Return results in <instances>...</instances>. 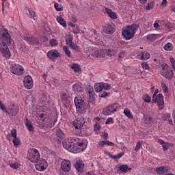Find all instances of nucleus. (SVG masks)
I'll use <instances>...</instances> for the list:
<instances>
[{
	"instance_id": "obj_1",
	"label": "nucleus",
	"mask_w": 175,
	"mask_h": 175,
	"mask_svg": "<svg viewBox=\"0 0 175 175\" xmlns=\"http://www.w3.org/2000/svg\"><path fill=\"white\" fill-rule=\"evenodd\" d=\"M63 147L74 154L83 152L87 148V141L76 137L66 138L63 142Z\"/></svg>"
},
{
	"instance_id": "obj_2",
	"label": "nucleus",
	"mask_w": 175,
	"mask_h": 175,
	"mask_svg": "<svg viewBox=\"0 0 175 175\" xmlns=\"http://www.w3.org/2000/svg\"><path fill=\"white\" fill-rule=\"evenodd\" d=\"M139 28V25L137 24H132L131 25H127L122 30V35L123 38L126 40H131L133 36H135V33H136V31Z\"/></svg>"
},
{
	"instance_id": "obj_3",
	"label": "nucleus",
	"mask_w": 175,
	"mask_h": 175,
	"mask_svg": "<svg viewBox=\"0 0 175 175\" xmlns=\"http://www.w3.org/2000/svg\"><path fill=\"white\" fill-rule=\"evenodd\" d=\"M74 102L77 113L83 114L87 111V107H88V105L85 104V102H84V100H83L80 96H76L74 99Z\"/></svg>"
},
{
	"instance_id": "obj_4",
	"label": "nucleus",
	"mask_w": 175,
	"mask_h": 175,
	"mask_svg": "<svg viewBox=\"0 0 175 175\" xmlns=\"http://www.w3.org/2000/svg\"><path fill=\"white\" fill-rule=\"evenodd\" d=\"M121 108V105L118 103H113L110 104L103 109L102 114L103 116H111L114 113H117Z\"/></svg>"
},
{
	"instance_id": "obj_5",
	"label": "nucleus",
	"mask_w": 175,
	"mask_h": 175,
	"mask_svg": "<svg viewBox=\"0 0 175 175\" xmlns=\"http://www.w3.org/2000/svg\"><path fill=\"white\" fill-rule=\"evenodd\" d=\"M27 158L32 163H36L40 159V154L38 150L32 148L28 150Z\"/></svg>"
},
{
	"instance_id": "obj_6",
	"label": "nucleus",
	"mask_w": 175,
	"mask_h": 175,
	"mask_svg": "<svg viewBox=\"0 0 175 175\" xmlns=\"http://www.w3.org/2000/svg\"><path fill=\"white\" fill-rule=\"evenodd\" d=\"M11 73L16 76H21L24 75V67L18 64H12L10 66Z\"/></svg>"
},
{
	"instance_id": "obj_7",
	"label": "nucleus",
	"mask_w": 175,
	"mask_h": 175,
	"mask_svg": "<svg viewBox=\"0 0 175 175\" xmlns=\"http://www.w3.org/2000/svg\"><path fill=\"white\" fill-rule=\"evenodd\" d=\"M161 74L163 77L165 79H167L168 80H170V79H173V70L170 69V67L167 66V64H162L161 65Z\"/></svg>"
},
{
	"instance_id": "obj_8",
	"label": "nucleus",
	"mask_w": 175,
	"mask_h": 175,
	"mask_svg": "<svg viewBox=\"0 0 175 175\" xmlns=\"http://www.w3.org/2000/svg\"><path fill=\"white\" fill-rule=\"evenodd\" d=\"M8 44H8L5 41H3L0 43V53L2 55V56L5 58H10V55H12V54L10 53V50H9V46H8Z\"/></svg>"
},
{
	"instance_id": "obj_9",
	"label": "nucleus",
	"mask_w": 175,
	"mask_h": 175,
	"mask_svg": "<svg viewBox=\"0 0 175 175\" xmlns=\"http://www.w3.org/2000/svg\"><path fill=\"white\" fill-rule=\"evenodd\" d=\"M152 102H154V103H157L160 110H162V109H163V105H165V101L163 100V94H159L156 96H153Z\"/></svg>"
},
{
	"instance_id": "obj_10",
	"label": "nucleus",
	"mask_w": 175,
	"mask_h": 175,
	"mask_svg": "<svg viewBox=\"0 0 175 175\" xmlns=\"http://www.w3.org/2000/svg\"><path fill=\"white\" fill-rule=\"evenodd\" d=\"M0 38L3 42H6L8 44H11L12 40L10 38V35L6 29H1Z\"/></svg>"
},
{
	"instance_id": "obj_11",
	"label": "nucleus",
	"mask_w": 175,
	"mask_h": 175,
	"mask_svg": "<svg viewBox=\"0 0 175 175\" xmlns=\"http://www.w3.org/2000/svg\"><path fill=\"white\" fill-rule=\"evenodd\" d=\"M38 163L36 164V169L39 172H44L47 169L49 165L47 164V161L44 159H40L38 160Z\"/></svg>"
},
{
	"instance_id": "obj_12",
	"label": "nucleus",
	"mask_w": 175,
	"mask_h": 175,
	"mask_svg": "<svg viewBox=\"0 0 175 175\" xmlns=\"http://www.w3.org/2000/svg\"><path fill=\"white\" fill-rule=\"evenodd\" d=\"M85 123V118L81 117V118H77L75 120L72 122L73 126L75 129H79L80 131L83 130V126Z\"/></svg>"
},
{
	"instance_id": "obj_13",
	"label": "nucleus",
	"mask_w": 175,
	"mask_h": 175,
	"mask_svg": "<svg viewBox=\"0 0 175 175\" xmlns=\"http://www.w3.org/2000/svg\"><path fill=\"white\" fill-rule=\"evenodd\" d=\"M23 85L25 88L27 90H31L33 87V80H32V77L29 75H27L23 79Z\"/></svg>"
},
{
	"instance_id": "obj_14",
	"label": "nucleus",
	"mask_w": 175,
	"mask_h": 175,
	"mask_svg": "<svg viewBox=\"0 0 175 175\" xmlns=\"http://www.w3.org/2000/svg\"><path fill=\"white\" fill-rule=\"evenodd\" d=\"M60 167L63 172L66 173L72 169V163H70V161L64 159L61 163Z\"/></svg>"
},
{
	"instance_id": "obj_15",
	"label": "nucleus",
	"mask_w": 175,
	"mask_h": 175,
	"mask_svg": "<svg viewBox=\"0 0 175 175\" xmlns=\"http://www.w3.org/2000/svg\"><path fill=\"white\" fill-rule=\"evenodd\" d=\"M7 111L8 112H6V113L9 114L10 116H12V117H15V116H17V114H18V108L16 107L14 105L9 107L7 109Z\"/></svg>"
},
{
	"instance_id": "obj_16",
	"label": "nucleus",
	"mask_w": 175,
	"mask_h": 175,
	"mask_svg": "<svg viewBox=\"0 0 175 175\" xmlns=\"http://www.w3.org/2000/svg\"><path fill=\"white\" fill-rule=\"evenodd\" d=\"M46 55L49 59H55L59 57V52L55 49H52L46 53Z\"/></svg>"
},
{
	"instance_id": "obj_17",
	"label": "nucleus",
	"mask_w": 175,
	"mask_h": 175,
	"mask_svg": "<svg viewBox=\"0 0 175 175\" xmlns=\"http://www.w3.org/2000/svg\"><path fill=\"white\" fill-rule=\"evenodd\" d=\"M11 135L12 137H14V139L12 140L14 146L16 147H17V146H20V139L17 137V131L13 129L11 130Z\"/></svg>"
},
{
	"instance_id": "obj_18",
	"label": "nucleus",
	"mask_w": 175,
	"mask_h": 175,
	"mask_svg": "<svg viewBox=\"0 0 175 175\" xmlns=\"http://www.w3.org/2000/svg\"><path fill=\"white\" fill-rule=\"evenodd\" d=\"M75 169L77 172H83L84 169V161L80 159L77 160Z\"/></svg>"
},
{
	"instance_id": "obj_19",
	"label": "nucleus",
	"mask_w": 175,
	"mask_h": 175,
	"mask_svg": "<svg viewBox=\"0 0 175 175\" xmlns=\"http://www.w3.org/2000/svg\"><path fill=\"white\" fill-rule=\"evenodd\" d=\"M72 90L76 94H79V92H81L83 91V85L80 83H75L72 86Z\"/></svg>"
},
{
	"instance_id": "obj_20",
	"label": "nucleus",
	"mask_w": 175,
	"mask_h": 175,
	"mask_svg": "<svg viewBox=\"0 0 175 175\" xmlns=\"http://www.w3.org/2000/svg\"><path fill=\"white\" fill-rule=\"evenodd\" d=\"M25 40H26L29 44H37V43H39V40L35 38V37H25Z\"/></svg>"
},
{
	"instance_id": "obj_21",
	"label": "nucleus",
	"mask_w": 175,
	"mask_h": 175,
	"mask_svg": "<svg viewBox=\"0 0 175 175\" xmlns=\"http://www.w3.org/2000/svg\"><path fill=\"white\" fill-rule=\"evenodd\" d=\"M105 12L108 14L109 17H110V18H112L113 20H116V18H117V15L114 12L111 11V10L106 8Z\"/></svg>"
},
{
	"instance_id": "obj_22",
	"label": "nucleus",
	"mask_w": 175,
	"mask_h": 175,
	"mask_svg": "<svg viewBox=\"0 0 175 175\" xmlns=\"http://www.w3.org/2000/svg\"><path fill=\"white\" fill-rule=\"evenodd\" d=\"M26 9L29 12V14H27L28 17L33 18V20H36V14L35 13V11L29 8V7H26Z\"/></svg>"
},
{
	"instance_id": "obj_23",
	"label": "nucleus",
	"mask_w": 175,
	"mask_h": 175,
	"mask_svg": "<svg viewBox=\"0 0 175 175\" xmlns=\"http://www.w3.org/2000/svg\"><path fill=\"white\" fill-rule=\"evenodd\" d=\"M167 171V167L161 166L156 168V172L158 174H163Z\"/></svg>"
},
{
	"instance_id": "obj_24",
	"label": "nucleus",
	"mask_w": 175,
	"mask_h": 175,
	"mask_svg": "<svg viewBox=\"0 0 175 175\" xmlns=\"http://www.w3.org/2000/svg\"><path fill=\"white\" fill-rule=\"evenodd\" d=\"M105 32H106L108 35H110L111 33H114V29L111 25H107L104 29Z\"/></svg>"
},
{
	"instance_id": "obj_25",
	"label": "nucleus",
	"mask_w": 175,
	"mask_h": 175,
	"mask_svg": "<svg viewBox=\"0 0 175 175\" xmlns=\"http://www.w3.org/2000/svg\"><path fill=\"white\" fill-rule=\"evenodd\" d=\"M25 126L27 128L29 132H32V131L34 129L33 126L32 125V122L28 119H26L25 120Z\"/></svg>"
},
{
	"instance_id": "obj_26",
	"label": "nucleus",
	"mask_w": 175,
	"mask_h": 175,
	"mask_svg": "<svg viewBox=\"0 0 175 175\" xmlns=\"http://www.w3.org/2000/svg\"><path fill=\"white\" fill-rule=\"evenodd\" d=\"M94 91L96 92H100L103 90V83H96L94 84Z\"/></svg>"
},
{
	"instance_id": "obj_27",
	"label": "nucleus",
	"mask_w": 175,
	"mask_h": 175,
	"mask_svg": "<svg viewBox=\"0 0 175 175\" xmlns=\"http://www.w3.org/2000/svg\"><path fill=\"white\" fill-rule=\"evenodd\" d=\"M56 20H57V23H59V24H60V25H62L64 28H66V27H67L66 21H65V19H64V18H62V16H57Z\"/></svg>"
},
{
	"instance_id": "obj_28",
	"label": "nucleus",
	"mask_w": 175,
	"mask_h": 175,
	"mask_svg": "<svg viewBox=\"0 0 175 175\" xmlns=\"http://www.w3.org/2000/svg\"><path fill=\"white\" fill-rule=\"evenodd\" d=\"M119 170H120V172H123L124 173H126L127 172H131L132 168L128 167L127 165H122L120 166Z\"/></svg>"
},
{
	"instance_id": "obj_29",
	"label": "nucleus",
	"mask_w": 175,
	"mask_h": 175,
	"mask_svg": "<svg viewBox=\"0 0 175 175\" xmlns=\"http://www.w3.org/2000/svg\"><path fill=\"white\" fill-rule=\"evenodd\" d=\"M71 69H72V70H74V72H76L77 73H80V72H81V68L78 64H72Z\"/></svg>"
},
{
	"instance_id": "obj_30",
	"label": "nucleus",
	"mask_w": 175,
	"mask_h": 175,
	"mask_svg": "<svg viewBox=\"0 0 175 175\" xmlns=\"http://www.w3.org/2000/svg\"><path fill=\"white\" fill-rule=\"evenodd\" d=\"M56 136H57V139H59V140H62V139L65 138V134L61 129H59L57 131Z\"/></svg>"
},
{
	"instance_id": "obj_31",
	"label": "nucleus",
	"mask_w": 175,
	"mask_h": 175,
	"mask_svg": "<svg viewBox=\"0 0 175 175\" xmlns=\"http://www.w3.org/2000/svg\"><path fill=\"white\" fill-rule=\"evenodd\" d=\"M124 114L126 116V117H128L130 120H133V116L131 113V109L128 108H125L124 109Z\"/></svg>"
},
{
	"instance_id": "obj_32",
	"label": "nucleus",
	"mask_w": 175,
	"mask_h": 175,
	"mask_svg": "<svg viewBox=\"0 0 175 175\" xmlns=\"http://www.w3.org/2000/svg\"><path fill=\"white\" fill-rule=\"evenodd\" d=\"M63 51H64L66 55L68 57V58H70V57H72V53L70 52V50H69V46H64Z\"/></svg>"
},
{
	"instance_id": "obj_33",
	"label": "nucleus",
	"mask_w": 175,
	"mask_h": 175,
	"mask_svg": "<svg viewBox=\"0 0 175 175\" xmlns=\"http://www.w3.org/2000/svg\"><path fill=\"white\" fill-rule=\"evenodd\" d=\"M144 121L145 124H150V122H152V117L149 115H145L144 116Z\"/></svg>"
},
{
	"instance_id": "obj_34",
	"label": "nucleus",
	"mask_w": 175,
	"mask_h": 175,
	"mask_svg": "<svg viewBox=\"0 0 175 175\" xmlns=\"http://www.w3.org/2000/svg\"><path fill=\"white\" fill-rule=\"evenodd\" d=\"M163 49L166 51H172L173 50V44L168 42L164 45Z\"/></svg>"
},
{
	"instance_id": "obj_35",
	"label": "nucleus",
	"mask_w": 175,
	"mask_h": 175,
	"mask_svg": "<svg viewBox=\"0 0 175 175\" xmlns=\"http://www.w3.org/2000/svg\"><path fill=\"white\" fill-rule=\"evenodd\" d=\"M161 85L164 94H169V88H167V85L163 82H161Z\"/></svg>"
},
{
	"instance_id": "obj_36",
	"label": "nucleus",
	"mask_w": 175,
	"mask_h": 175,
	"mask_svg": "<svg viewBox=\"0 0 175 175\" xmlns=\"http://www.w3.org/2000/svg\"><path fill=\"white\" fill-rule=\"evenodd\" d=\"M116 54H117V50L116 49L107 50V55L108 57H113V55H116Z\"/></svg>"
},
{
	"instance_id": "obj_37",
	"label": "nucleus",
	"mask_w": 175,
	"mask_h": 175,
	"mask_svg": "<svg viewBox=\"0 0 175 175\" xmlns=\"http://www.w3.org/2000/svg\"><path fill=\"white\" fill-rule=\"evenodd\" d=\"M147 40H149L150 42H152L154 40H156L157 39V34H148L146 36Z\"/></svg>"
},
{
	"instance_id": "obj_38",
	"label": "nucleus",
	"mask_w": 175,
	"mask_h": 175,
	"mask_svg": "<svg viewBox=\"0 0 175 175\" xmlns=\"http://www.w3.org/2000/svg\"><path fill=\"white\" fill-rule=\"evenodd\" d=\"M73 43V37L70 35H68L66 37V44L70 46Z\"/></svg>"
},
{
	"instance_id": "obj_39",
	"label": "nucleus",
	"mask_w": 175,
	"mask_h": 175,
	"mask_svg": "<svg viewBox=\"0 0 175 175\" xmlns=\"http://www.w3.org/2000/svg\"><path fill=\"white\" fill-rule=\"evenodd\" d=\"M162 120L163 121H168V122H172V120L170 118V113H165L162 116Z\"/></svg>"
},
{
	"instance_id": "obj_40",
	"label": "nucleus",
	"mask_w": 175,
	"mask_h": 175,
	"mask_svg": "<svg viewBox=\"0 0 175 175\" xmlns=\"http://www.w3.org/2000/svg\"><path fill=\"white\" fill-rule=\"evenodd\" d=\"M142 99L146 103H150L151 102V97L148 94H144L142 96Z\"/></svg>"
},
{
	"instance_id": "obj_41",
	"label": "nucleus",
	"mask_w": 175,
	"mask_h": 175,
	"mask_svg": "<svg viewBox=\"0 0 175 175\" xmlns=\"http://www.w3.org/2000/svg\"><path fill=\"white\" fill-rule=\"evenodd\" d=\"M88 96V102L92 105H95V93L93 94H89Z\"/></svg>"
},
{
	"instance_id": "obj_42",
	"label": "nucleus",
	"mask_w": 175,
	"mask_h": 175,
	"mask_svg": "<svg viewBox=\"0 0 175 175\" xmlns=\"http://www.w3.org/2000/svg\"><path fill=\"white\" fill-rule=\"evenodd\" d=\"M100 53V58L105 57L107 55V49H98Z\"/></svg>"
},
{
	"instance_id": "obj_43",
	"label": "nucleus",
	"mask_w": 175,
	"mask_h": 175,
	"mask_svg": "<svg viewBox=\"0 0 175 175\" xmlns=\"http://www.w3.org/2000/svg\"><path fill=\"white\" fill-rule=\"evenodd\" d=\"M49 44L51 47H56V46H58V40L55 39H51L49 40Z\"/></svg>"
},
{
	"instance_id": "obj_44",
	"label": "nucleus",
	"mask_w": 175,
	"mask_h": 175,
	"mask_svg": "<svg viewBox=\"0 0 175 175\" xmlns=\"http://www.w3.org/2000/svg\"><path fill=\"white\" fill-rule=\"evenodd\" d=\"M10 167H12V169H18V167H20L21 164L20 163H18V161L14 162V163H12L10 165Z\"/></svg>"
},
{
	"instance_id": "obj_45",
	"label": "nucleus",
	"mask_w": 175,
	"mask_h": 175,
	"mask_svg": "<svg viewBox=\"0 0 175 175\" xmlns=\"http://www.w3.org/2000/svg\"><path fill=\"white\" fill-rule=\"evenodd\" d=\"M86 92L88 93V95H92L95 94V92H94V88L92 86L90 85L86 88Z\"/></svg>"
},
{
	"instance_id": "obj_46",
	"label": "nucleus",
	"mask_w": 175,
	"mask_h": 175,
	"mask_svg": "<svg viewBox=\"0 0 175 175\" xmlns=\"http://www.w3.org/2000/svg\"><path fill=\"white\" fill-rule=\"evenodd\" d=\"M54 8L57 12H62L64 10V8H62V5L58 4V3H55L54 5Z\"/></svg>"
},
{
	"instance_id": "obj_47",
	"label": "nucleus",
	"mask_w": 175,
	"mask_h": 175,
	"mask_svg": "<svg viewBox=\"0 0 175 175\" xmlns=\"http://www.w3.org/2000/svg\"><path fill=\"white\" fill-rule=\"evenodd\" d=\"M111 89V85L107 83H103V90H105V91H109Z\"/></svg>"
},
{
	"instance_id": "obj_48",
	"label": "nucleus",
	"mask_w": 175,
	"mask_h": 175,
	"mask_svg": "<svg viewBox=\"0 0 175 175\" xmlns=\"http://www.w3.org/2000/svg\"><path fill=\"white\" fill-rule=\"evenodd\" d=\"M159 23H161V21H156L153 24V27L155 28L156 31H159V29H161Z\"/></svg>"
},
{
	"instance_id": "obj_49",
	"label": "nucleus",
	"mask_w": 175,
	"mask_h": 175,
	"mask_svg": "<svg viewBox=\"0 0 175 175\" xmlns=\"http://www.w3.org/2000/svg\"><path fill=\"white\" fill-rule=\"evenodd\" d=\"M39 117L40 120H42V121H46V120H47V118H49V116H47L46 113H44V112H43L39 115Z\"/></svg>"
},
{
	"instance_id": "obj_50",
	"label": "nucleus",
	"mask_w": 175,
	"mask_h": 175,
	"mask_svg": "<svg viewBox=\"0 0 175 175\" xmlns=\"http://www.w3.org/2000/svg\"><path fill=\"white\" fill-rule=\"evenodd\" d=\"M70 47L72 49V50H75L77 51H80V48L77 45L76 43H72L71 44L69 45Z\"/></svg>"
},
{
	"instance_id": "obj_51",
	"label": "nucleus",
	"mask_w": 175,
	"mask_h": 175,
	"mask_svg": "<svg viewBox=\"0 0 175 175\" xmlns=\"http://www.w3.org/2000/svg\"><path fill=\"white\" fill-rule=\"evenodd\" d=\"M122 155H124V152H120V153H118L116 155H113L112 154V156H111V158L112 159H120V158H121V157H122Z\"/></svg>"
},
{
	"instance_id": "obj_52",
	"label": "nucleus",
	"mask_w": 175,
	"mask_h": 175,
	"mask_svg": "<svg viewBox=\"0 0 175 175\" xmlns=\"http://www.w3.org/2000/svg\"><path fill=\"white\" fill-rule=\"evenodd\" d=\"M144 61H147V59H150V53L148 52H143Z\"/></svg>"
},
{
	"instance_id": "obj_53",
	"label": "nucleus",
	"mask_w": 175,
	"mask_h": 175,
	"mask_svg": "<svg viewBox=\"0 0 175 175\" xmlns=\"http://www.w3.org/2000/svg\"><path fill=\"white\" fill-rule=\"evenodd\" d=\"M0 109L2 110V111H4L5 113H8V109H6V106L4 105L3 103H2V101L0 100Z\"/></svg>"
},
{
	"instance_id": "obj_54",
	"label": "nucleus",
	"mask_w": 175,
	"mask_h": 175,
	"mask_svg": "<svg viewBox=\"0 0 175 175\" xmlns=\"http://www.w3.org/2000/svg\"><path fill=\"white\" fill-rule=\"evenodd\" d=\"M146 9L147 10H151V9H154V1H151L150 3H148Z\"/></svg>"
},
{
	"instance_id": "obj_55",
	"label": "nucleus",
	"mask_w": 175,
	"mask_h": 175,
	"mask_svg": "<svg viewBox=\"0 0 175 175\" xmlns=\"http://www.w3.org/2000/svg\"><path fill=\"white\" fill-rule=\"evenodd\" d=\"M90 55L92 57H95L96 58H100V53H99V49L96 51L94 53H92Z\"/></svg>"
},
{
	"instance_id": "obj_56",
	"label": "nucleus",
	"mask_w": 175,
	"mask_h": 175,
	"mask_svg": "<svg viewBox=\"0 0 175 175\" xmlns=\"http://www.w3.org/2000/svg\"><path fill=\"white\" fill-rule=\"evenodd\" d=\"M61 98L63 102H66V100H68V94H66V93H62L61 94Z\"/></svg>"
},
{
	"instance_id": "obj_57",
	"label": "nucleus",
	"mask_w": 175,
	"mask_h": 175,
	"mask_svg": "<svg viewBox=\"0 0 175 175\" xmlns=\"http://www.w3.org/2000/svg\"><path fill=\"white\" fill-rule=\"evenodd\" d=\"M141 66H142L143 69H146V70H148V69H150V66H148L147 62L141 63Z\"/></svg>"
},
{
	"instance_id": "obj_58",
	"label": "nucleus",
	"mask_w": 175,
	"mask_h": 175,
	"mask_svg": "<svg viewBox=\"0 0 175 175\" xmlns=\"http://www.w3.org/2000/svg\"><path fill=\"white\" fill-rule=\"evenodd\" d=\"M137 58L141 61H144V57H143V51H139L137 53Z\"/></svg>"
},
{
	"instance_id": "obj_59",
	"label": "nucleus",
	"mask_w": 175,
	"mask_h": 175,
	"mask_svg": "<svg viewBox=\"0 0 175 175\" xmlns=\"http://www.w3.org/2000/svg\"><path fill=\"white\" fill-rule=\"evenodd\" d=\"M141 147H142V142H140V141H138L135 148V151H139Z\"/></svg>"
},
{
	"instance_id": "obj_60",
	"label": "nucleus",
	"mask_w": 175,
	"mask_h": 175,
	"mask_svg": "<svg viewBox=\"0 0 175 175\" xmlns=\"http://www.w3.org/2000/svg\"><path fill=\"white\" fill-rule=\"evenodd\" d=\"M170 62L173 69H175V60H174V58L170 57Z\"/></svg>"
},
{
	"instance_id": "obj_61",
	"label": "nucleus",
	"mask_w": 175,
	"mask_h": 175,
	"mask_svg": "<svg viewBox=\"0 0 175 175\" xmlns=\"http://www.w3.org/2000/svg\"><path fill=\"white\" fill-rule=\"evenodd\" d=\"M102 137L105 140H107L109 139V134L106 131H104L102 134Z\"/></svg>"
},
{
	"instance_id": "obj_62",
	"label": "nucleus",
	"mask_w": 175,
	"mask_h": 175,
	"mask_svg": "<svg viewBox=\"0 0 175 175\" xmlns=\"http://www.w3.org/2000/svg\"><path fill=\"white\" fill-rule=\"evenodd\" d=\"M113 122V118H108L105 122L106 125H109V124H111Z\"/></svg>"
},
{
	"instance_id": "obj_63",
	"label": "nucleus",
	"mask_w": 175,
	"mask_h": 175,
	"mask_svg": "<svg viewBox=\"0 0 175 175\" xmlns=\"http://www.w3.org/2000/svg\"><path fill=\"white\" fill-rule=\"evenodd\" d=\"M100 129V124L96 123V124L94 125V130L95 131H99Z\"/></svg>"
},
{
	"instance_id": "obj_64",
	"label": "nucleus",
	"mask_w": 175,
	"mask_h": 175,
	"mask_svg": "<svg viewBox=\"0 0 175 175\" xmlns=\"http://www.w3.org/2000/svg\"><path fill=\"white\" fill-rule=\"evenodd\" d=\"M119 58H124V57H125V51H122L119 53L118 55Z\"/></svg>"
}]
</instances>
